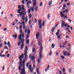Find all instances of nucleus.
<instances>
[{
    "label": "nucleus",
    "mask_w": 74,
    "mask_h": 74,
    "mask_svg": "<svg viewBox=\"0 0 74 74\" xmlns=\"http://www.w3.org/2000/svg\"><path fill=\"white\" fill-rule=\"evenodd\" d=\"M27 47H25V50L24 51V56H25V59H24L23 61L22 66H23V69L21 70V74H26L25 73V61H26L27 59Z\"/></svg>",
    "instance_id": "obj_1"
},
{
    "label": "nucleus",
    "mask_w": 74,
    "mask_h": 74,
    "mask_svg": "<svg viewBox=\"0 0 74 74\" xmlns=\"http://www.w3.org/2000/svg\"><path fill=\"white\" fill-rule=\"evenodd\" d=\"M25 37V34H24V33H23L22 34H20L18 38L19 39V41H21L22 43V44L21 45V47L20 48L21 50H23V48L24 47V42L25 41V39L23 37Z\"/></svg>",
    "instance_id": "obj_2"
},
{
    "label": "nucleus",
    "mask_w": 74,
    "mask_h": 74,
    "mask_svg": "<svg viewBox=\"0 0 74 74\" xmlns=\"http://www.w3.org/2000/svg\"><path fill=\"white\" fill-rule=\"evenodd\" d=\"M38 44L39 45H40V53L39 56L40 58V59H42V44L40 43V41H39L38 42Z\"/></svg>",
    "instance_id": "obj_3"
},
{
    "label": "nucleus",
    "mask_w": 74,
    "mask_h": 74,
    "mask_svg": "<svg viewBox=\"0 0 74 74\" xmlns=\"http://www.w3.org/2000/svg\"><path fill=\"white\" fill-rule=\"evenodd\" d=\"M23 58H24V55L23 53L22 54L21 56H19V59L20 60L19 62V66H22V58L23 59Z\"/></svg>",
    "instance_id": "obj_4"
},
{
    "label": "nucleus",
    "mask_w": 74,
    "mask_h": 74,
    "mask_svg": "<svg viewBox=\"0 0 74 74\" xmlns=\"http://www.w3.org/2000/svg\"><path fill=\"white\" fill-rule=\"evenodd\" d=\"M20 15V16L21 17L23 16H24L25 15V16L26 15V11H24V13L23 12V11H22L20 13H19Z\"/></svg>",
    "instance_id": "obj_5"
},
{
    "label": "nucleus",
    "mask_w": 74,
    "mask_h": 74,
    "mask_svg": "<svg viewBox=\"0 0 74 74\" xmlns=\"http://www.w3.org/2000/svg\"><path fill=\"white\" fill-rule=\"evenodd\" d=\"M38 25H39V28L41 29L42 28V20L41 19L38 20Z\"/></svg>",
    "instance_id": "obj_6"
},
{
    "label": "nucleus",
    "mask_w": 74,
    "mask_h": 74,
    "mask_svg": "<svg viewBox=\"0 0 74 74\" xmlns=\"http://www.w3.org/2000/svg\"><path fill=\"white\" fill-rule=\"evenodd\" d=\"M30 34V30L29 29L28 31V34L27 35V37H26V39H27L29 38V34Z\"/></svg>",
    "instance_id": "obj_7"
},
{
    "label": "nucleus",
    "mask_w": 74,
    "mask_h": 74,
    "mask_svg": "<svg viewBox=\"0 0 74 74\" xmlns=\"http://www.w3.org/2000/svg\"><path fill=\"white\" fill-rule=\"evenodd\" d=\"M24 1H25L26 2V4H29L30 5V4H32V1H31L29 0V1H28V0H24Z\"/></svg>",
    "instance_id": "obj_8"
},
{
    "label": "nucleus",
    "mask_w": 74,
    "mask_h": 74,
    "mask_svg": "<svg viewBox=\"0 0 74 74\" xmlns=\"http://www.w3.org/2000/svg\"><path fill=\"white\" fill-rule=\"evenodd\" d=\"M65 12V10L63 12H61L60 13L61 16H64V14H63V13L64 14Z\"/></svg>",
    "instance_id": "obj_9"
},
{
    "label": "nucleus",
    "mask_w": 74,
    "mask_h": 74,
    "mask_svg": "<svg viewBox=\"0 0 74 74\" xmlns=\"http://www.w3.org/2000/svg\"><path fill=\"white\" fill-rule=\"evenodd\" d=\"M65 23V22L64 21H62V23L61 25V27H64V24Z\"/></svg>",
    "instance_id": "obj_10"
},
{
    "label": "nucleus",
    "mask_w": 74,
    "mask_h": 74,
    "mask_svg": "<svg viewBox=\"0 0 74 74\" xmlns=\"http://www.w3.org/2000/svg\"><path fill=\"white\" fill-rule=\"evenodd\" d=\"M36 37L37 39H38V37H39V32H38L36 34Z\"/></svg>",
    "instance_id": "obj_11"
},
{
    "label": "nucleus",
    "mask_w": 74,
    "mask_h": 74,
    "mask_svg": "<svg viewBox=\"0 0 74 74\" xmlns=\"http://www.w3.org/2000/svg\"><path fill=\"white\" fill-rule=\"evenodd\" d=\"M7 45H8V47H9V48H10L11 47V45H10V42L9 41H8V42Z\"/></svg>",
    "instance_id": "obj_12"
},
{
    "label": "nucleus",
    "mask_w": 74,
    "mask_h": 74,
    "mask_svg": "<svg viewBox=\"0 0 74 74\" xmlns=\"http://www.w3.org/2000/svg\"><path fill=\"white\" fill-rule=\"evenodd\" d=\"M66 53H67V51H63V54L65 55V56H67V54H66Z\"/></svg>",
    "instance_id": "obj_13"
},
{
    "label": "nucleus",
    "mask_w": 74,
    "mask_h": 74,
    "mask_svg": "<svg viewBox=\"0 0 74 74\" xmlns=\"http://www.w3.org/2000/svg\"><path fill=\"white\" fill-rule=\"evenodd\" d=\"M12 37L15 38H16L17 37V34H16L15 35L14 34L13 35Z\"/></svg>",
    "instance_id": "obj_14"
},
{
    "label": "nucleus",
    "mask_w": 74,
    "mask_h": 74,
    "mask_svg": "<svg viewBox=\"0 0 74 74\" xmlns=\"http://www.w3.org/2000/svg\"><path fill=\"white\" fill-rule=\"evenodd\" d=\"M22 10V9H20L19 10L18 9L17 10V12L19 14H20L21 12V11Z\"/></svg>",
    "instance_id": "obj_15"
},
{
    "label": "nucleus",
    "mask_w": 74,
    "mask_h": 74,
    "mask_svg": "<svg viewBox=\"0 0 74 74\" xmlns=\"http://www.w3.org/2000/svg\"><path fill=\"white\" fill-rule=\"evenodd\" d=\"M22 19L23 21H25V16H22Z\"/></svg>",
    "instance_id": "obj_16"
},
{
    "label": "nucleus",
    "mask_w": 74,
    "mask_h": 74,
    "mask_svg": "<svg viewBox=\"0 0 74 74\" xmlns=\"http://www.w3.org/2000/svg\"><path fill=\"white\" fill-rule=\"evenodd\" d=\"M31 9L32 12H33L34 11V7H33L32 8V7H30Z\"/></svg>",
    "instance_id": "obj_17"
},
{
    "label": "nucleus",
    "mask_w": 74,
    "mask_h": 74,
    "mask_svg": "<svg viewBox=\"0 0 74 74\" xmlns=\"http://www.w3.org/2000/svg\"><path fill=\"white\" fill-rule=\"evenodd\" d=\"M55 46V45L54 44H52L51 45V47L52 48H54V47Z\"/></svg>",
    "instance_id": "obj_18"
},
{
    "label": "nucleus",
    "mask_w": 74,
    "mask_h": 74,
    "mask_svg": "<svg viewBox=\"0 0 74 74\" xmlns=\"http://www.w3.org/2000/svg\"><path fill=\"white\" fill-rule=\"evenodd\" d=\"M38 10V7H37V6H36L35 8V10L36 11V12H37Z\"/></svg>",
    "instance_id": "obj_19"
},
{
    "label": "nucleus",
    "mask_w": 74,
    "mask_h": 74,
    "mask_svg": "<svg viewBox=\"0 0 74 74\" xmlns=\"http://www.w3.org/2000/svg\"><path fill=\"white\" fill-rule=\"evenodd\" d=\"M26 42H27V44H29V40L28 39H26Z\"/></svg>",
    "instance_id": "obj_20"
},
{
    "label": "nucleus",
    "mask_w": 74,
    "mask_h": 74,
    "mask_svg": "<svg viewBox=\"0 0 74 74\" xmlns=\"http://www.w3.org/2000/svg\"><path fill=\"white\" fill-rule=\"evenodd\" d=\"M31 58V60H34V59H35V57L34 56H33Z\"/></svg>",
    "instance_id": "obj_21"
},
{
    "label": "nucleus",
    "mask_w": 74,
    "mask_h": 74,
    "mask_svg": "<svg viewBox=\"0 0 74 74\" xmlns=\"http://www.w3.org/2000/svg\"><path fill=\"white\" fill-rule=\"evenodd\" d=\"M52 1H51L49 2V6H51V4H52Z\"/></svg>",
    "instance_id": "obj_22"
},
{
    "label": "nucleus",
    "mask_w": 74,
    "mask_h": 74,
    "mask_svg": "<svg viewBox=\"0 0 74 74\" xmlns=\"http://www.w3.org/2000/svg\"><path fill=\"white\" fill-rule=\"evenodd\" d=\"M34 3V7H36V2H33Z\"/></svg>",
    "instance_id": "obj_23"
},
{
    "label": "nucleus",
    "mask_w": 74,
    "mask_h": 74,
    "mask_svg": "<svg viewBox=\"0 0 74 74\" xmlns=\"http://www.w3.org/2000/svg\"><path fill=\"white\" fill-rule=\"evenodd\" d=\"M38 69L37 68L36 71V72H37V73H38V74H40V72H38Z\"/></svg>",
    "instance_id": "obj_24"
},
{
    "label": "nucleus",
    "mask_w": 74,
    "mask_h": 74,
    "mask_svg": "<svg viewBox=\"0 0 74 74\" xmlns=\"http://www.w3.org/2000/svg\"><path fill=\"white\" fill-rule=\"evenodd\" d=\"M5 56V55H1V54L0 53V56L1 58H3V57H4Z\"/></svg>",
    "instance_id": "obj_25"
},
{
    "label": "nucleus",
    "mask_w": 74,
    "mask_h": 74,
    "mask_svg": "<svg viewBox=\"0 0 74 74\" xmlns=\"http://www.w3.org/2000/svg\"><path fill=\"white\" fill-rule=\"evenodd\" d=\"M27 5V8H29V7H30V5L28 4V3H27V4H26Z\"/></svg>",
    "instance_id": "obj_26"
},
{
    "label": "nucleus",
    "mask_w": 74,
    "mask_h": 74,
    "mask_svg": "<svg viewBox=\"0 0 74 74\" xmlns=\"http://www.w3.org/2000/svg\"><path fill=\"white\" fill-rule=\"evenodd\" d=\"M55 30V28L54 27H53L52 29H51V31L52 32H53V31Z\"/></svg>",
    "instance_id": "obj_27"
},
{
    "label": "nucleus",
    "mask_w": 74,
    "mask_h": 74,
    "mask_svg": "<svg viewBox=\"0 0 74 74\" xmlns=\"http://www.w3.org/2000/svg\"><path fill=\"white\" fill-rule=\"evenodd\" d=\"M27 16H26L25 18V22L26 23H27Z\"/></svg>",
    "instance_id": "obj_28"
},
{
    "label": "nucleus",
    "mask_w": 74,
    "mask_h": 74,
    "mask_svg": "<svg viewBox=\"0 0 74 74\" xmlns=\"http://www.w3.org/2000/svg\"><path fill=\"white\" fill-rule=\"evenodd\" d=\"M22 25H25V21H23L22 22Z\"/></svg>",
    "instance_id": "obj_29"
},
{
    "label": "nucleus",
    "mask_w": 74,
    "mask_h": 74,
    "mask_svg": "<svg viewBox=\"0 0 74 74\" xmlns=\"http://www.w3.org/2000/svg\"><path fill=\"white\" fill-rule=\"evenodd\" d=\"M21 42L20 41L19 42H18V47H19V46H20V45H21Z\"/></svg>",
    "instance_id": "obj_30"
},
{
    "label": "nucleus",
    "mask_w": 74,
    "mask_h": 74,
    "mask_svg": "<svg viewBox=\"0 0 74 74\" xmlns=\"http://www.w3.org/2000/svg\"><path fill=\"white\" fill-rule=\"evenodd\" d=\"M29 70H31V69H33V68H32V66L30 65L29 66Z\"/></svg>",
    "instance_id": "obj_31"
},
{
    "label": "nucleus",
    "mask_w": 74,
    "mask_h": 74,
    "mask_svg": "<svg viewBox=\"0 0 74 74\" xmlns=\"http://www.w3.org/2000/svg\"><path fill=\"white\" fill-rule=\"evenodd\" d=\"M49 17H50V14H48V16L47 17V18L48 19H49Z\"/></svg>",
    "instance_id": "obj_32"
},
{
    "label": "nucleus",
    "mask_w": 74,
    "mask_h": 74,
    "mask_svg": "<svg viewBox=\"0 0 74 74\" xmlns=\"http://www.w3.org/2000/svg\"><path fill=\"white\" fill-rule=\"evenodd\" d=\"M38 63H40V58H38Z\"/></svg>",
    "instance_id": "obj_33"
},
{
    "label": "nucleus",
    "mask_w": 74,
    "mask_h": 74,
    "mask_svg": "<svg viewBox=\"0 0 74 74\" xmlns=\"http://www.w3.org/2000/svg\"><path fill=\"white\" fill-rule=\"evenodd\" d=\"M27 31H28V29H25V33H26L27 32Z\"/></svg>",
    "instance_id": "obj_34"
},
{
    "label": "nucleus",
    "mask_w": 74,
    "mask_h": 74,
    "mask_svg": "<svg viewBox=\"0 0 74 74\" xmlns=\"http://www.w3.org/2000/svg\"><path fill=\"white\" fill-rule=\"evenodd\" d=\"M27 12L28 14H30V9H29L28 10Z\"/></svg>",
    "instance_id": "obj_35"
},
{
    "label": "nucleus",
    "mask_w": 74,
    "mask_h": 74,
    "mask_svg": "<svg viewBox=\"0 0 74 74\" xmlns=\"http://www.w3.org/2000/svg\"><path fill=\"white\" fill-rule=\"evenodd\" d=\"M65 12L66 13H68V12H69V10L67 9L65 10Z\"/></svg>",
    "instance_id": "obj_36"
},
{
    "label": "nucleus",
    "mask_w": 74,
    "mask_h": 74,
    "mask_svg": "<svg viewBox=\"0 0 74 74\" xmlns=\"http://www.w3.org/2000/svg\"><path fill=\"white\" fill-rule=\"evenodd\" d=\"M29 18H32V14H30L29 15Z\"/></svg>",
    "instance_id": "obj_37"
},
{
    "label": "nucleus",
    "mask_w": 74,
    "mask_h": 74,
    "mask_svg": "<svg viewBox=\"0 0 74 74\" xmlns=\"http://www.w3.org/2000/svg\"><path fill=\"white\" fill-rule=\"evenodd\" d=\"M18 70H21V66H19Z\"/></svg>",
    "instance_id": "obj_38"
},
{
    "label": "nucleus",
    "mask_w": 74,
    "mask_h": 74,
    "mask_svg": "<svg viewBox=\"0 0 74 74\" xmlns=\"http://www.w3.org/2000/svg\"><path fill=\"white\" fill-rule=\"evenodd\" d=\"M35 48H33L32 49V51L33 52H35Z\"/></svg>",
    "instance_id": "obj_39"
},
{
    "label": "nucleus",
    "mask_w": 74,
    "mask_h": 74,
    "mask_svg": "<svg viewBox=\"0 0 74 74\" xmlns=\"http://www.w3.org/2000/svg\"><path fill=\"white\" fill-rule=\"evenodd\" d=\"M68 23H65V24H64V25L65 26V27H67V25H68Z\"/></svg>",
    "instance_id": "obj_40"
},
{
    "label": "nucleus",
    "mask_w": 74,
    "mask_h": 74,
    "mask_svg": "<svg viewBox=\"0 0 74 74\" xmlns=\"http://www.w3.org/2000/svg\"><path fill=\"white\" fill-rule=\"evenodd\" d=\"M61 57V59H64V56H62Z\"/></svg>",
    "instance_id": "obj_41"
},
{
    "label": "nucleus",
    "mask_w": 74,
    "mask_h": 74,
    "mask_svg": "<svg viewBox=\"0 0 74 74\" xmlns=\"http://www.w3.org/2000/svg\"><path fill=\"white\" fill-rule=\"evenodd\" d=\"M30 72L31 73H33V69H30Z\"/></svg>",
    "instance_id": "obj_42"
},
{
    "label": "nucleus",
    "mask_w": 74,
    "mask_h": 74,
    "mask_svg": "<svg viewBox=\"0 0 74 74\" xmlns=\"http://www.w3.org/2000/svg\"><path fill=\"white\" fill-rule=\"evenodd\" d=\"M42 5V2H41V3L40 4V7H41Z\"/></svg>",
    "instance_id": "obj_43"
},
{
    "label": "nucleus",
    "mask_w": 74,
    "mask_h": 74,
    "mask_svg": "<svg viewBox=\"0 0 74 74\" xmlns=\"http://www.w3.org/2000/svg\"><path fill=\"white\" fill-rule=\"evenodd\" d=\"M29 62H28L26 64V66L27 67H28V65H29Z\"/></svg>",
    "instance_id": "obj_44"
},
{
    "label": "nucleus",
    "mask_w": 74,
    "mask_h": 74,
    "mask_svg": "<svg viewBox=\"0 0 74 74\" xmlns=\"http://www.w3.org/2000/svg\"><path fill=\"white\" fill-rule=\"evenodd\" d=\"M59 32H57L56 34V36H58L59 35Z\"/></svg>",
    "instance_id": "obj_45"
},
{
    "label": "nucleus",
    "mask_w": 74,
    "mask_h": 74,
    "mask_svg": "<svg viewBox=\"0 0 74 74\" xmlns=\"http://www.w3.org/2000/svg\"><path fill=\"white\" fill-rule=\"evenodd\" d=\"M24 1V0H22L21 1L22 3H23V4H25V1Z\"/></svg>",
    "instance_id": "obj_46"
},
{
    "label": "nucleus",
    "mask_w": 74,
    "mask_h": 74,
    "mask_svg": "<svg viewBox=\"0 0 74 74\" xmlns=\"http://www.w3.org/2000/svg\"><path fill=\"white\" fill-rule=\"evenodd\" d=\"M2 46H3V44L2 43H1L0 44V48H1V47H2Z\"/></svg>",
    "instance_id": "obj_47"
},
{
    "label": "nucleus",
    "mask_w": 74,
    "mask_h": 74,
    "mask_svg": "<svg viewBox=\"0 0 74 74\" xmlns=\"http://www.w3.org/2000/svg\"><path fill=\"white\" fill-rule=\"evenodd\" d=\"M62 16V17H64V18H67V16H65L64 15V16Z\"/></svg>",
    "instance_id": "obj_48"
},
{
    "label": "nucleus",
    "mask_w": 74,
    "mask_h": 74,
    "mask_svg": "<svg viewBox=\"0 0 74 74\" xmlns=\"http://www.w3.org/2000/svg\"><path fill=\"white\" fill-rule=\"evenodd\" d=\"M22 29V25H20V30H21Z\"/></svg>",
    "instance_id": "obj_49"
},
{
    "label": "nucleus",
    "mask_w": 74,
    "mask_h": 74,
    "mask_svg": "<svg viewBox=\"0 0 74 74\" xmlns=\"http://www.w3.org/2000/svg\"><path fill=\"white\" fill-rule=\"evenodd\" d=\"M23 29H25V28H26V25H23Z\"/></svg>",
    "instance_id": "obj_50"
},
{
    "label": "nucleus",
    "mask_w": 74,
    "mask_h": 74,
    "mask_svg": "<svg viewBox=\"0 0 74 74\" xmlns=\"http://www.w3.org/2000/svg\"><path fill=\"white\" fill-rule=\"evenodd\" d=\"M67 55L68 56H70V53L68 52L67 53Z\"/></svg>",
    "instance_id": "obj_51"
},
{
    "label": "nucleus",
    "mask_w": 74,
    "mask_h": 74,
    "mask_svg": "<svg viewBox=\"0 0 74 74\" xmlns=\"http://www.w3.org/2000/svg\"><path fill=\"white\" fill-rule=\"evenodd\" d=\"M49 65H48L47 67V70H49Z\"/></svg>",
    "instance_id": "obj_52"
},
{
    "label": "nucleus",
    "mask_w": 74,
    "mask_h": 74,
    "mask_svg": "<svg viewBox=\"0 0 74 74\" xmlns=\"http://www.w3.org/2000/svg\"><path fill=\"white\" fill-rule=\"evenodd\" d=\"M62 71L64 73V72H65V69L63 68L62 69Z\"/></svg>",
    "instance_id": "obj_53"
},
{
    "label": "nucleus",
    "mask_w": 74,
    "mask_h": 74,
    "mask_svg": "<svg viewBox=\"0 0 74 74\" xmlns=\"http://www.w3.org/2000/svg\"><path fill=\"white\" fill-rule=\"evenodd\" d=\"M4 49H8V47H5L4 48Z\"/></svg>",
    "instance_id": "obj_54"
},
{
    "label": "nucleus",
    "mask_w": 74,
    "mask_h": 74,
    "mask_svg": "<svg viewBox=\"0 0 74 74\" xmlns=\"http://www.w3.org/2000/svg\"><path fill=\"white\" fill-rule=\"evenodd\" d=\"M35 67L36 65H34L33 66V69H35Z\"/></svg>",
    "instance_id": "obj_55"
},
{
    "label": "nucleus",
    "mask_w": 74,
    "mask_h": 74,
    "mask_svg": "<svg viewBox=\"0 0 74 74\" xmlns=\"http://www.w3.org/2000/svg\"><path fill=\"white\" fill-rule=\"evenodd\" d=\"M9 57H10V54H8L7 55V57L9 58Z\"/></svg>",
    "instance_id": "obj_56"
},
{
    "label": "nucleus",
    "mask_w": 74,
    "mask_h": 74,
    "mask_svg": "<svg viewBox=\"0 0 74 74\" xmlns=\"http://www.w3.org/2000/svg\"><path fill=\"white\" fill-rule=\"evenodd\" d=\"M32 56V55H31V53L30 54V55L29 56V58H32L31 56Z\"/></svg>",
    "instance_id": "obj_57"
},
{
    "label": "nucleus",
    "mask_w": 74,
    "mask_h": 74,
    "mask_svg": "<svg viewBox=\"0 0 74 74\" xmlns=\"http://www.w3.org/2000/svg\"><path fill=\"white\" fill-rule=\"evenodd\" d=\"M52 51H51L50 52V53L49 55L50 56H51V55H52Z\"/></svg>",
    "instance_id": "obj_58"
},
{
    "label": "nucleus",
    "mask_w": 74,
    "mask_h": 74,
    "mask_svg": "<svg viewBox=\"0 0 74 74\" xmlns=\"http://www.w3.org/2000/svg\"><path fill=\"white\" fill-rule=\"evenodd\" d=\"M18 8H19V9H22L21 8V5H19L18 6Z\"/></svg>",
    "instance_id": "obj_59"
},
{
    "label": "nucleus",
    "mask_w": 74,
    "mask_h": 74,
    "mask_svg": "<svg viewBox=\"0 0 74 74\" xmlns=\"http://www.w3.org/2000/svg\"><path fill=\"white\" fill-rule=\"evenodd\" d=\"M66 46H64L63 45V47L64 48H66Z\"/></svg>",
    "instance_id": "obj_60"
},
{
    "label": "nucleus",
    "mask_w": 74,
    "mask_h": 74,
    "mask_svg": "<svg viewBox=\"0 0 74 74\" xmlns=\"http://www.w3.org/2000/svg\"><path fill=\"white\" fill-rule=\"evenodd\" d=\"M59 73L60 74H62V72L60 70H59Z\"/></svg>",
    "instance_id": "obj_61"
},
{
    "label": "nucleus",
    "mask_w": 74,
    "mask_h": 74,
    "mask_svg": "<svg viewBox=\"0 0 74 74\" xmlns=\"http://www.w3.org/2000/svg\"><path fill=\"white\" fill-rule=\"evenodd\" d=\"M68 21L69 22H70V23H71V20L70 19H68Z\"/></svg>",
    "instance_id": "obj_62"
},
{
    "label": "nucleus",
    "mask_w": 74,
    "mask_h": 74,
    "mask_svg": "<svg viewBox=\"0 0 74 74\" xmlns=\"http://www.w3.org/2000/svg\"><path fill=\"white\" fill-rule=\"evenodd\" d=\"M34 21H35V23H36V22H37V19H35Z\"/></svg>",
    "instance_id": "obj_63"
},
{
    "label": "nucleus",
    "mask_w": 74,
    "mask_h": 74,
    "mask_svg": "<svg viewBox=\"0 0 74 74\" xmlns=\"http://www.w3.org/2000/svg\"><path fill=\"white\" fill-rule=\"evenodd\" d=\"M69 73H71V69H69Z\"/></svg>",
    "instance_id": "obj_64"
}]
</instances>
